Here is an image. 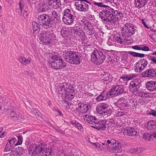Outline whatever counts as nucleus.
Wrapping results in <instances>:
<instances>
[{
	"mask_svg": "<svg viewBox=\"0 0 156 156\" xmlns=\"http://www.w3.org/2000/svg\"><path fill=\"white\" fill-rule=\"evenodd\" d=\"M85 33L83 30L80 31L79 34H77V37H79L81 40H84L87 38V37L85 34Z\"/></svg>",
	"mask_w": 156,
	"mask_h": 156,
	"instance_id": "obj_35",
	"label": "nucleus"
},
{
	"mask_svg": "<svg viewBox=\"0 0 156 156\" xmlns=\"http://www.w3.org/2000/svg\"><path fill=\"white\" fill-rule=\"evenodd\" d=\"M155 36L156 35L155 34H152L150 35L149 37L151 38V39L154 40L155 39L154 37H155Z\"/></svg>",
	"mask_w": 156,
	"mask_h": 156,
	"instance_id": "obj_62",
	"label": "nucleus"
},
{
	"mask_svg": "<svg viewBox=\"0 0 156 156\" xmlns=\"http://www.w3.org/2000/svg\"><path fill=\"white\" fill-rule=\"evenodd\" d=\"M18 148H19L20 149H21V151L20 152H18V153L19 154H18V156H20L21 155H22L24 152V149L22 147H19Z\"/></svg>",
	"mask_w": 156,
	"mask_h": 156,
	"instance_id": "obj_59",
	"label": "nucleus"
},
{
	"mask_svg": "<svg viewBox=\"0 0 156 156\" xmlns=\"http://www.w3.org/2000/svg\"><path fill=\"white\" fill-rule=\"evenodd\" d=\"M54 37L53 34L47 32L41 34L40 36V39L42 43L50 44L52 43Z\"/></svg>",
	"mask_w": 156,
	"mask_h": 156,
	"instance_id": "obj_15",
	"label": "nucleus"
},
{
	"mask_svg": "<svg viewBox=\"0 0 156 156\" xmlns=\"http://www.w3.org/2000/svg\"><path fill=\"white\" fill-rule=\"evenodd\" d=\"M125 115L124 112H118L116 114V116H122Z\"/></svg>",
	"mask_w": 156,
	"mask_h": 156,
	"instance_id": "obj_54",
	"label": "nucleus"
},
{
	"mask_svg": "<svg viewBox=\"0 0 156 156\" xmlns=\"http://www.w3.org/2000/svg\"><path fill=\"white\" fill-rule=\"evenodd\" d=\"M145 127L149 130L153 129H156V123L153 120H151L148 122L147 124L145 125Z\"/></svg>",
	"mask_w": 156,
	"mask_h": 156,
	"instance_id": "obj_28",
	"label": "nucleus"
},
{
	"mask_svg": "<svg viewBox=\"0 0 156 156\" xmlns=\"http://www.w3.org/2000/svg\"><path fill=\"white\" fill-rule=\"evenodd\" d=\"M93 4L98 7L105 8L99 12V16L102 20L106 22H109L115 24L119 18L123 17L121 12L115 10L108 6L104 5L103 2H94Z\"/></svg>",
	"mask_w": 156,
	"mask_h": 156,
	"instance_id": "obj_1",
	"label": "nucleus"
},
{
	"mask_svg": "<svg viewBox=\"0 0 156 156\" xmlns=\"http://www.w3.org/2000/svg\"><path fill=\"white\" fill-rule=\"evenodd\" d=\"M107 121L106 120H102L101 121H98L95 124L94 126H93V128L97 129L98 130H104L106 128V125Z\"/></svg>",
	"mask_w": 156,
	"mask_h": 156,
	"instance_id": "obj_20",
	"label": "nucleus"
},
{
	"mask_svg": "<svg viewBox=\"0 0 156 156\" xmlns=\"http://www.w3.org/2000/svg\"><path fill=\"white\" fill-rule=\"evenodd\" d=\"M147 113L149 115H152L153 116L156 117V111L151 110V111H147Z\"/></svg>",
	"mask_w": 156,
	"mask_h": 156,
	"instance_id": "obj_48",
	"label": "nucleus"
},
{
	"mask_svg": "<svg viewBox=\"0 0 156 156\" xmlns=\"http://www.w3.org/2000/svg\"><path fill=\"white\" fill-rule=\"evenodd\" d=\"M125 27L122 29V36L126 39L130 37L135 33L136 30L133 25L127 23L125 24Z\"/></svg>",
	"mask_w": 156,
	"mask_h": 156,
	"instance_id": "obj_9",
	"label": "nucleus"
},
{
	"mask_svg": "<svg viewBox=\"0 0 156 156\" xmlns=\"http://www.w3.org/2000/svg\"><path fill=\"white\" fill-rule=\"evenodd\" d=\"M151 138H152V134L145 133L143 136V138L145 140H149Z\"/></svg>",
	"mask_w": 156,
	"mask_h": 156,
	"instance_id": "obj_38",
	"label": "nucleus"
},
{
	"mask_svg": "<svg viewBox=\"0 0 156 156\" xmlns=\"http://www.w3.org/2000/svg\"><path fill=\"white\" fill-rule=\"evenodd\" d=\"M141 74V76L145 77H156V69L153 68L147 69Z\"/></svg>",
	"mask_w": 156,
	"mask_h": 156,
	"instance_id": "obj_19",
	"label": "nucleus"
},
{
	"mask_svg": "<svg viewBox=\"0 0 156 156\" xmlns=\"http://www.w3.org/2000/svg\"><path fill=\"white\" fill-rule=\"evenodd\" d=\"M138 94L139 96L143 98H148L149 96L148 95L147 93L142 91H141Z\"/></svg>",
	"mask_w": 156,
	"mask_h": 156,
	"instance_id": "obj_43",
	"label": "nucleus"
},
{
	"mask_svg": "<svg viewBox=\"0 0 156 156\" xmlns=\"http://www.w3.org/2000/svg\"><path fill=\"white\" fill-rule=\"evenodd\" d=\"M137 133V132L135 130L134 128L130 127H127L124 130L123 132V133L124 134L130 136H133L136 135Z\"/></svg>",
	"mask_w": 156,
	"mask_h": 156,
	"instance_id": "obj_23",
	"label": "nucleus"
},
{
	"mask_svg": "<svg viewBox=\"0 0 156 156\" xmlns=\"http://www.w3.org/2000/svg\"><path fill=\"white\" fill-rule=\"evenodd\" d=\"M124 92V89L122 85H116L112 87L109 91L108 95L112 98L119 95Z\"/></svg>",
	"mask_w": 156,
	"mask_h": 156,
	"instance_id": "obj_13",
	"label": "nucleus"
},
{
	"mask_svg": "<svg viewBox=\"0 0 156 156\" xmlns=\"http://www.w3.org/2000/svg\"><path fill=\"white\" fill-rule=\"evenodd\" d=\"M136 7L141 8L145 4L146 0H135Z\"/></svg>",
	"mask_w": 156,
	"mask_h": 156,
	"instance_id": "obj_34",
	"label": "nucleus"
},
{
	"mask_svg": "<svg viewBox=\"0 0 156 156\" xmlns=\"http://www.w3.org/2000/svg\"><path fill=\"white\" fill-rule=\"evenodd\" d=\"M147 58L149 60L151 61L154 64L156 65V58L155 57L147 55Z\"/></svg>",
	"mask_w": 156,
	"mask_h": 156,
	"instance_id": "obj_39",
	"label": "nucleus"
},
{
	"mask_svg": "<svg viewBox=\"0 0 156 156\" xmlns=\"http://www.w3.org/2000/svg\"><path fill=\"white\" fill-rule=\"evenodd\" d=\"M48 13L50 17L51 27L60 23L61 15L57 13L56 11L55 10H50L48 11Z\"/></svg>",
	"mask_w": 156,
	"mask_h": 156,
	"instance_id": "obj_10",
	"label": "nucleus"
},
{
	"mask_svg": "<svg viewBox=\"0 0 156 156\" xmlns=\"http://www.w3.org/2000/svg\"><path fill=\"white\" fill-rule=\"evenodd\" d=\"M19 6L21 12L22 11V9L23 7V4L22 2V1H20L19 2Z\"/></svg>",
	"mask_w": 156,
	"mask_h": 156,
	"instance_id": "obj_58",
	"label": "nucleus"
},
{
	"mask_svg": "<svg viewBox=\"0 0 156 156\" xmlns=\"http://www.w3.org/2000/svg\"><path fill=\"white\" fill-rule=\"evenodd\" d=\"M38 20L40 25L44 27L47 28L51 27L49 15L43 14L40 15L38 18Z\"/></svg>",
	"mask_w": 156,
	"mask_h": 156,
	"instance_id": "obj_12",
	"label": "nucleus"
},
{
	"mask_svg": "<svg viewBox=\"0 0 156 156\" xmlns=\"http://www.w3.org/2000/svg\"><path fill=\"white\" fill-rule=\"evenodd\" d=\"M147 61L145 59L139 60L136 63L135 71L140 72L144 70L147 67L148 64Z\"/></svg>",
	"mask_w": 156,
	"mask_h": 156,
	"instance_id": "obj_16",
	"label": "nucleus"
},
{
	"mask_svg": "<svg viewBox=\"0 0 156 156\" xmlns=\"http://www.w3.org/2000/svg\"><path fill=\"white\" fill-rule=\"evenodd\" d=\"M131 105L129 104V103H128V101H127V102L125 103V104H123L122 106V108H119L121 110H123L125 107H131Z\"/></svg>",
	"mask_w": 156,
	"mask_h": 156,
	"instance_id": "obj_46",
	"label": "nucleus"
},
{
	"mask_svg": "<svg viewBox=\"0 0 156 156\" xmlns=\"http://www.w3.org/2000/svg\"><path fill=\"white\" fill-rule=\"evenodd\" d=\"M116 142V140H108L106 142L107 144L109 146V145L111 146L113 144H114Z\"/></svg>",
	"mask_w": 156,
	"mask_h": 156,
	"instance_id": "obj_47",
	"label": "nucleus"
},
{
	"mask_svg": "<svg viewBox=\"0 0 156 156\" xmlns=\"http://www.w3.org/2000/svg\"><path fill=\"white\" fill-rule=\"evenodd\" d=\"M18 154H20L18 153V151L17 150V149L15 150L12 151L10 153L11 156H18Z\"/></svg>",
	"mask_w": 156,
	"mask_h": 156,
	"instance_id": "obj_42",
	"label": "nucleus"
},
{
	"mask_svg": "<svg viewBox=\"0 0 156 156\" xmlns=\"http://www.w3.org/2000/svg\"><path fill=\"white\" fill-rule=\"evenodd\" d=\"M79 55L77 52L65 50L63 52V56L67 62L71 64H78L80 63Z\"/></svg>",
	"mask_w": 156,
	"mask_h": 156,
	"instance_id": "obj_4",
	"label": "nucleus"
},
{
	"mask_svg": "<svg viewBox=\"0 0 156 156\" xmlns=\"http://www.w3.org/2000/svg\"><path fill=\"white\" fill-rule=\"evenodd\" d=\"M143 151V148H139L135 149L133 148L132 149L130 150V152L131 153H138L141 152Z\"/></svg>",
	"mask_w": 156,
	"mask_h": 156,
	"instance_id": "obj_37",
	"label": "nucleus"
},
{
	"mask_svg": "<svg viewBox=\"0 0 156 156\" xmlns=\"http://www.w3.org/2000/svg\"><path fill=\"white\" fill-rule=\"evenodd\" d=\"M16 139L15 137H13L11 140H9V143L12 145L16 142Z\"/></svg>",
	"mask_w": 156,
	"mask_h": 156,
	"instance_id": "obj_49",
	"label": "nucleus"
},
{
	"mask_svg": "<svg viewBox=\"0 0 156 156\" xmlns=\"http://www.w3.org/2000/svg\"><path fill=\"white\" fill-rule=\"evenodd\" d=\"M18 60L19 61L24 65L28 64L30 62V58H28L27 59L23 57H20Z\"/></svg>",
	"mask_w": 156,
	"mask_h": 156,
	"instance_id": "obj_33",
	"label": "nucleus"
},
{
	"mask_svg": "<svg viewBox=\"0 0 156 156\" xmlns=\"http://www.w3.org/2000/svg\"><path fill=\"white\" fill-rule=\"evenodd\" d=\"M128 52L129 55H131L134 57H136L137 53V52L131 51H129Z\"/></svg>",
	"mask_w": 156,
	"mask_h": 156,
	"instance_id": "obj_57",
	"label": "nucleus"
},
{
	"mask_svg": "<svg viewBox=\"0 0 156 156\" xmlns=\"http://www.w3.org/2000/svg\"><path fill=\"white\" fill-rule=\"evenodd\" d=\"M10 115L11 118H18L19 116V113L18 112H16L12 109L10 110Z\"/></svg>",
	"mask_w": 156,
	"mask_h": 156,
	"instance_id": "obj_36",
	"label": "nucleus"
},
{
	"mask_svg": "<svg viewBox=\"0 0 156 156\" xmlns=\"http://www.w3.org/2000/svg\"><path fill=\"white\" fill-rule=\"evenodd\" d=\"M137 76V74L136 73L130 74L128 75L129 80H130L134 79Z\"/></svg>",
	"mask_w": 156,
	"mask_h": 156,
	"instance_id": "obj_45",
	"label": "nucleus"
},
{
	"mask_svg": "<svg viewBox=\"0 0 156 156\" xmlns=\"http://www.w3.org/2000/svg\"><path fill=\"white\" fill-rule=\"evenodd\" d=\"M112 75L108 73H105L103 74L101 79L104 81L105 83L108 84L112 81Z\"/></svg>",
	"mask_w": 156,
	"mask_h": 156,
	"instance_id": "obj_27",
	"label": "nucleus"
},
{
	"mask_svg": "<svg viewBox=\"0 0 156 156\" xmlns=\"http://www.w3.org/2000/svg\"><path fill=\"white\" fill-rule=\"evenodd\" d=\"M73 27L66 28L62 27L61 30V34L64 38V41L65 44H69L71 43V38L72 36Z\"/></svg>",
	"mask_w": 156,
	"mask_h": 156,
	"instance_id": "obj_11",
	"label": "nucleus"
},
{
	"mask_svg": "<svg viewBox=\"0 0 156 156\" xmlns=\"http://www.w3.org/2000/svg\"><path fill=\"white\" fill-rule=\"evenodd\" d=\"M83 118L84 121L87 122L90 124V123H92V120L94 121L95 124L98 122V120L97 118L94 116L89 115H84Z\"/></svg>",
	"mask_w": 156,
	"mask_h": 156,
	"instance_id": "obj_24",
	"label": "nucleus"
},
{
	"mask_svg": "<svg viewBox=\"0 0 156 156\" xmlns=\"http://www.w3.org/2000/svg\"><path fill=\"white\" fill-rule=\"evenodd\" d=\"M12 145L9 143V144L8 143L5 146V151H10L11 150V147H12Z\"/></svg>",
	"mask_w": 156,
	"mask_h": 156,
	"instance_id": "obj_44",
	"label": "nucleus"
},
{
	"mask_svg": "<svg viewBox=\"0 0 156 156\" xmlns=\"http://www.w3.org/2000/svg\"><path fill=\"white\" fill-rule=\"evenodd\" d=\"M18 139V141L17 142L16 144V145H18L21 144L23 142V137L22 136L19 135L18 136H16Z\"/></svg>",
	"mask_w": 156,
	"mask_h": 156,
	"instance_id": "obj_40",
	"label": "nucleus"
},
{
	"mask_svg": "<svg viewBox=\"0 0 156 156\" xmlns=\"http://www.w3.org/2000/svg\"><path fill=\"white\" fill-rule=\"evenodd\" d=\"M108 93L109 92L103 91L101 93V94L97 97L96 100L97 101H101L105 100L107 98H110L111 97L110 96L108 95Z\"/></svg>",
	"mask_w": 156,
	"mask_h": 156,
	"instance_id": "obj_22",
	"label": "nucleus"
},
{
	"mask_svg": "<svg viewBox=\"0 0 156 156\" xmlns=\"http://www.w3.org/2000/svg\"><path fill=\"white\" fill-rule=\"evenodd\" d=\"M156 81H150L146 83V86L147 90L150 91L156 90Z\"/></svg>",
	"mask_w": 156,
	"mask_h": 156,
	"instance_id": "obj_21",
	"label": "nucleus"
},
{
	"mask_svg": "<svg viewBox=\"0 0 156 156\" xmlns=\"http://www.w3.org/2000/svg\"><path fill=\"white\" fill-rule=\"evenodd\" d=\"M93 146L97 148L100 150L101 148V145L98 143H92Z\"/></svg>",
	"mask_w": 156,
	"mask_h": 156,
	"instance_id": "obj_50",
	"label": "nucleus"
},
{
	"mask_svg": "<svg viewBox=\"0 0 156 156\" xmlns=\"http://www.w3.org/2000/svg\"><path fill=\"white\" fill-rule=\"evenodd\" d=\"M141 83L138 79H136L130 82L129 85V90L132 93L137 92L140 89Z\"/></svg>",
	"mask_w": 156,
	"mask_h": 156,
	"instance_id": "obj_17",
	"label": "nucleus"
},
{
	"mask_svg": "<svg viewBox=\"0 0 156 156\" xmlns=\"http://www.w3.org/2000/svg\"><path fill=\"white\" fill-rule=\"evenodd\" d=\"M7 133L6 132H5L3 133L2 134L0 135V138H3L7 134Z\"/></svg>",
	"mask_w": 156,
	"mask_h": 156,
	"instance_id": "obj_63",
	"label": "nucleus"
},
{
	"mask_svg": "<svg viewBox=\"0 0 156 156\" xmlns=\"http://www.w3.org/2000/svg\"><path fill=\"white\" fill-rule=\"evenodd\" d=\"M32 28L34 33H38L40 30V28L39 23L36 21L32 22Z\"/></svg>",
	"mask_w": 156,
	"mask_h": 156,
	"instance_id": "obj_30",
	"label": "nucleus"
},
{
	"mask_svg": "<svg viewBox=\"0 0 156 156\" xmlns=\"http://www.w3.org/2000/svg\"><path fill=\"white\" fill-rule=\"evenodd\" d=\"M102 145H103V146H101V148L100 149V150L101 151H102L105 148L107 149H108L109 147L107 144V143H106V141H105L104 142L102 143Z\"/></svg>",
	"mask_w": 156,
	"mask_h": 156,
	"instance_id": "obj_41",
	"label": "nucleus"
},
{
	"mask_svg": "<svg viewBox=\"0 0 156 156\" xmlns=\"http://www.w3.org/2000/svg\"><path fill=\"white\" fill-rule=\"evenodd\" d=\"M51 2V6L54 9L58 8L61 5L60 0H52Z\"/></svg>",
	"mask_w": 156,
	"mask_h": 156,
	"instance_id": "obj_32",
	"label": "nucleus"
},
{
	"mask_svg": "<svg viewBox=\"0 0 156 156\" xmlns=\"http://www.w3.org/2000/svg\"><path fill=\"white\" fill-rule=\"evenodd\" d=\"M141 50L145 51H148L150 50L149 48L147 46H144L141 47Z\"/></svg>",
	"mask_w": 156,
	"mask_h": 156,
	"instance_id": "obj_53",
	"label": "nucleus"
},
{
	"mask_svg": "<svg viewBox=\"0 0 156 156\" xmlns=\"http://www.w3.org/2000/svg\"><path fill=\"white\" fill-rule=\"evenodd\" d=\"M28 151L30 154L34 155L38 154L41 156H49L51 153V150L47 149L46 146L42 144L30 145L29 147Z\"/></svg>",
	"mask_w": 156,
	"mask_h": 156,
	"instance_id": "obj_3",
	"label": "nucleus"
},
{
	"mask_svg": "<svg viewBox=\"0 0 156 156\" xmlns=\"http://www.w3.org/2000/svg\"><path fill=\"white\" fill-rule=\"evenodd\" d=\"M132 48L136 50H141V47H139L137 45H135L133 46L132 47Z\"/></svg>",
	"mask_w": 156,
	"mask_h": 156,
	"instance_id": "obj_60",
	"label": "nucleus"
},
{
	"mask_svg": "<svg viewBox=\"0 0 156 156\" xmlns=\"http://www.w3.org/2000/svg\"><path fill=\"white\" fill-rule=\"evenodd\" d=\"M109 106L107 103H102L98 105L96 110L100 114L104 116L108 115L110 114V111L108 108Z\"/></svg>",
	"mask_w": 156,
	"mask_h": 156,
	"instance_id": "obj_14",
	"label": "nucleus"
},
{
	"mask_svg": "<svg viewBox=\"0 0 156 156\" xmlns=\"http://www.w3.org/2000/svg\"><path fill=\"white\" fill-rule=\"evenodd\" d=\"M30 102H28L27 101L26 103H25V105H26V108L28 110H31V112L33 115H34L37 117H39L40 115V113L38 111H37L36 109L34 108H32L31 109V107L29 106V105H30Z\"/></svg>",
	"mask_w": 156,
	"mask_h": 156,
	"instance_id": "obj_26",
	"label": "nucleus"
},
{
	"mask_svg": "<svg viewBox=\"0 0 156 156\" xmlns=\"http://www.w3.org/2000/svg\"><path fill=\"white\" fill-rule=\"evenodd\" d=\"M145 55L144 54L137 53L136 57H143Z\"/></svg>",
	"mask_w": 156,
	"mask_h": 156,
	"instance_id": "obj_61",
	"label": "nucleus"
},
{
	"mask_svg": "<svg viewBox=\"0 0 156 156\" xmlns=\"http://www.w3.org/2000/svg\"><path fill=\"white\" fill-rule=\"evenodd\" d=\"M78 106V107L76 108V110L78 113H85L91 108L90 105L86 104L84 105L79 103Z\"/></svg>",
	"mask_w": 156,
	"mask_h": 156,
	"instance_id": "obj_18",
	"label": "nucleus"
},
{
	"mask_svg": "<svg viewBox=\"0 0 156 156\" xmlns=\"http://www.w3.org/2000/svg\"><path fill=\"white\" fill-rule=\"evenodd\" d=\"M73 31H74V34H75V36H77V34H79L80 32V31L79 30H73Z\"/></svg>",
	"mask_w": 156,
	"mask_h": 156,
	"instance_id": "obj_64",
	"label": "nucleus"
},
{
	"mask_svg": "<svg viewBox=\"0 0 156 156\" xmlns=\"http://www.w3.org/2000/svg\"><path fill=\"white\" fill-rule=\"evenodd\" d=\"M57 90L59 94L58 97H61L63 102L67 105L69 104V102L66 99L71 100L74 98L75 95L74 88L68 83L60 84L58 86Z\"/></svg>",
	"mask_w": 156,
	"mask_h": 156,
	"instance_id": "obj_2",
	"label": "nucleus"
},
{
	"mask_svg": "<svg viewBox=\"0 0 156 156\" xmlns=\"http://www.w3.org/2000/svg\"><path fill=\"white\" fill-rule=\"evenodd\" d=\"M50 66L56 69H60L65 67L66 64L57 55H53L49 59Z\"/></svg>",
	"mask_w": 156,
	"mask_h": 156,
	"instance_id": "obj_5",
	"label": "nucleus"
},
{
	"mask_svg": "<svg viewBox=\"0 0 156 156\" xmlns=\"http://www.w3.org/2000/svg\"><path fill=\"white\" fill-rule=\"evenodd\" d=\"M111 151L113 152L118 153L121 148V144L116 142L111 145Z\"/></svg>",
	"mask_w": 156,
	"mask_h": 156,
	"instance_id": "obj_29",
	"label": "nucleus"
},
{
	"mask_svg": "<svg viewBox=\"0 0 156 156\" xmlns=\"http://www.w3.org/2000/svg\"><path fill=\"white\" fill-rule=\"evenodd\" d=\"M106 58L105 53H103L99 50H94L91 55V61L97 64H100L102 63Z\"/></svg>",
	"mask_w": 156,
	"mask_h": 156,
	"instance_id": "obj_7",
	"label": "nucleus"
},
{
	"mask_svg": "<svg viewBox=\"0 0 156 156\" xmlns=\"http://www.w3.org/2000/svg\"><path fill=\"white\" fill-rule=\"evenodd\" d=\"M127 97L124 96L120 98L115 103V105L119 108H121L123 104L127 102Z\"/></svg>",
	"mask_w": 156,
	"mask_h": 156,
	"instance_id": "obj_25",
	"label": "nucleus"
},
{
	"mask_svg": "<svg viewBox=\"0 0 156 156\" xmlns=\"http://www.w3.org/2000/svg\"><path fill=\"white\" fill-rule=\"evenodd\" d=\"M127 39L126 38V39L124 37L122 38L120 37V35L119 34L115 36L114 37V40L121 44H123L125 41L127 40Z\"/></svg>",
	"mask_w": 156,
	"mask_h": 156,
	"instance_id": "obj_31",
	"label": "nucleus"
},
{
	"mask_svg": "<svg viewBox=\"0 0 156 156\" xmlns=\"http://www.w3.org/2000/svg\"><path fill=\"white\" fill-rule=\"evenodd\" d=\"M79 24L83 27L85 33L87 35L91 36L94 34L95 30L91 23L85 18H83L80 20Z\"/></svg>",
	"mask_w": 156,
	"mask_h": 156,
	"instance_id": "obj_6",
	"label": "nucleus"
},
{
	"mask_svg": "<svg viewBox=\"0 0 156 156\" xmlns=\"http://www.w3.org/2000/svg\"><path fill=\"white\" fill-rule=\"evenodd\" d=\"M73 30H79L80 31H82L83 30L82 28L80 27H79L75 25L73 27Z\"/></svg>",
	"mask_w": 156,
	"mask_h": 156,
	"instance_id": "obj_56",
	"label": "nucleus"
},
{
	"mask_svg": "<svg viewBox=\"0 0 156 156\" xmlns=\"http://www.w3.org/2000/svg\"><path fill=\"white\" fill-rule=\"evenodd\" d=\"M120 79H122L123 81H128L129 80V79L128 75H126L124 76H121Z\"/></svg>",
	"mask_w": 156,
	"mask_h": 156,
	"instance_id": "obj_51",
	"label": "nucleus"
},
{
	"mask_svg": "<svg viewBox=\"0 0 156 156\" xmlns=\"http://www.w3.org/2000/svg\"><path fill=\"white\" fill-rule=\"evenodd\" d=\"M76 127L81 131H82L83 129V127L78 122L77 123V125H76Z\"/></svg>",
	"mask_w": 156,
	"mask_h": 156,
	"instance_id": "obj_52",
	"label": "nucleus"
},
{
	"mask_svg": "<svg viewBox=\"0 0 156 156\" xmlns=\"http://www.w3.org/2000/svg\"><path fill=\"white\" fill-rule=\"evenodd\" d=\"M76 20V16L73 12L71 11L68 9L64 10L62 17V20L64 23L67 25H71Z\"/></svg>",
	"mask_w": 156,
	"mask_h": 156,
	"instance_id": "obj_8",
	"label": "nucleus"
},
{
	"mask_svg": "<svg viewBox=\"0 0 156 156\" xmlns=\"http://www.w3.org/2000/svg\"><path fill=\"white\" fill-rule=\"evenodd\" d=\"M112 40L111 38H109L107 41V44L109 46H111L113 45Z\"/></svg>",
	"mask_w": 156,
	"mask_h": 156,
	"instance_id": "obj_55",
	"label": "nucleus"
}]
</instances>
